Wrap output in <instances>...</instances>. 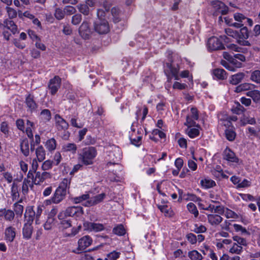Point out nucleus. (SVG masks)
<instances>
[{
  "mask_svg": "<svg viewBox=\"0 0 260 260\" xmlns=\"http://www.w3.org/2000/svg\"><path fill=\"white\" fill-rule=\"evenodd\" d=\"M15 216L14 212L10 209H6L4 218L5 220L9 221H12Z\"/></svg>",
  "mask_w": 260,
  "mask_h": 260,
  "instance_id": "48",
  "label": "nucleus"
},
{
  "mask_svg": "<svg viewBox=\"0 0 260 260\" xmlns=\"http://www.w3.org/2000/svg\"><path fill=\"white\" fill-rule=\"evenodd\" d=\"M56 145L57 142L54 138H51L48 140L45 145L48 150L50 152L54 151L56 149Z\"/></svg>",
  "mask_w": 260,
  "mask_h": 260,
  "instance_id": "32",
  "label": "nucleus"
},
{
  "mask_svg": "<svg viewBox=\"0 0 260 260\" xmlns=\"http://www.w3.org/2000/svg\"><path fill=\"white\" fill-rule=\"evenodd\" d=\"M11 193L12 200L18 201L19 198L20 194L18 191V186L15 182H13L11 185Z\"/></svg>",
  "mask_w": 260,
  "mask_h": 260,
  "instance_id": "28",
  "label": "nucleus"
},
{
  "mask_svg": "<svg viewBox=\"0 0 260 260\" xmlns=\"http://www.w3.org/2000/svg\"><path fill=\"white\" fill-rule=\"evenodd\" d=\"M94 222L85 221L83 222V226L84 230L89 232H93Z\"/></svg>",
  "mask_w": 260,
  "mask_h": 260,
  "instance_id": "53",
  "label": "nucleus"
},
{
  "mask_svg": "<svg viewBox=\"0 0 260 260\" xmlns=\"http://www.w3.org/2000/svg\"><path fill=\"white\" fill-rule=\"evenodd\" d=\"M249 36V32L248 28L246 27H243L240 30V32H239V39H247L248 38Z\"/></svg>",
  "mask_w": 260,
  "mask_h": 260,
  "instance_id": "43",
  "label": "nucleus"
},
{
  "mask_svg": "<svg viewBox=\"0 0 260 260\" xmlns=\"http://www.w3.org/2000/svg\"><path fill=\"white\" fill-rule=\"evenodd\" d=\"M186 133L190 138H194L200 135V131L196 128L188 127L185 131Z\"/></svg>",
  "mask_w": 260,
  "mask_h": 260,
  "instance_id": "36",
  "label": "nucleus"
},
{
  "mask_svg": "<svg viewBox=\"0 0 260 260\" xmlns=\"http://www.w3.org/2000/svg\"><path fill=\"white\" fill-rule=\"evenodd\" d=\"M105 197L106 194L105 193L99 194L90 198H89V200H88L83 205L87 207L94 206L102 202Z\"/></svg>",
  "mask_w": 260,
  "mask_h": 260,
  "instance_id": "13",
  "label": "nucleus"
},
{
  "mask_svg": "<svg viewBox=\"0 0 260 260\" xmlns=\"http://www.w3.org/2000/svg\"><path fill=\"white\" fill-rule=\"evenodd\" d=\"M82 19L81 14L79 13L75 14L72 17L71 23L74 25H78L81 22Z\"/></svg>",
  "mask_w": 260,
  "mask_h": 260,
  "instance_id": "47",
  "label": "nucleus"
},
{
  "mask_svg": "<svg viewBox=\"0 0 260 260\" xmlns=\"http://www.w3.org/2000/svg\"><path fill=\"white\" fill-rule=\"evenodd\" d=\"M188 255L191 260H202L203 258L202 255L196 250L189 251Z\"/></svg>",
  "mask_w": 260,
  "mask_h": 260,
  "instance_id": "40",
  "label": "nucleus"
},
{
  "mask_svg": "<svg viewBox=\"0 0 260 260\" xmlns=\"http://www.w3.org/2000/svg\"><path fill=\"white\" fill-rule=\"evenodd\" d=\"M187 208L191 213L193 214L195 217L199 215V212L196 206L193 203H189L187 205Z\"/></svg>",
  "mask_w": 260,
  "mask_h": 260,
  "instance_id": "44",
  "label": "nucleus"
},
{
  "mask_svg": "<svg viewBox=\"0 0 260 260\" xmlns=\"http://www.w3.org/2000/svg\"><path fill=\"white\" fill-rule=\"evenodd\" d=\"M44 208V207L43 205H39L37 206L36 211H35V215H36V221L37 222L40 216L41 215L43 209Z\"/></svg>",
  "mask_w": 260,
  "mask_h": 260,
  "instance_id": "59",
  "label": "nucleus"
},
{
  "mask_svg": "<svg viewBox=\"0 0 260 260\" xmlns=\"http://www.w3.org/2000/svg\"><path fill=\"white\" fill-rule=\"evenodd\" d=\"M32 183L28 179L24 178L22 183V193L25 196L28 192V186H32Z\"/></svg>",
  "mask_w": 260,
  "mask_h": 260,
  "instance_id": "35",
  "label": "nucleus"
},
{
  "mask_svg": "<svg viewBox=\"0 0 260 260\" xmlns=\"http://www.w3.org/2000/svg\"><path fill=\"white\" fill-rule=\"evenodd\" d=\"M207 220L211 225L216 226L222 222L223 218L218 214H210L207 215Z\"/></svg>",
  "mask_w": 260,
  "mask_h": 260,
  "instance_id": "17",
  "label": "nucleus"
},
{
  "mask_svg": "<svg viewBox=\"0 0 260 260\" xmlns=\"http://www.w3.org/2000/svg\"><path fill=\"white\" fill-rule=\"evenodd\" d=\"M92 243V239L89 235H85L78 240L77 250L83 251L90 246Z\"/></svg>",
  "mask_w": 260,
  "mask_h": 260,
  "instance_id": "9",
  "label": "nucleus"
},
{
  "mask_svg": "<svg viewBox=\"0 0 260 260\" xmlns=\"http://www.w3.org/2000/svg\"><path fill=\"white\" fill-rule=\"evenodd\" d=\"M22 202V200L21 199L18 202L15 203L13 205V209L15 213L17 215L20 216L22 215L24 209L23 206L20 204Z\"/></svg>",
  "mask_w": 260,
  "mask_h": 260,
  "instance_id": "34",
  "label": "nucleus"
},
{
  "mask_svg": "<svg viewBox=\"0 0 260 260\" xmlns=\"http://www.w3.org/2000/svg\"><path fill=\"white\" fill-rule=\"evenodd\" d=\"M243 248L239 246L236 243L233 244L232 247L230 249L229 252L231 253L240 254L242 251Z\"/></svg>",
  "mask_w": 260,
  "mask_h": 260,
  "instance_id": "45",
  "label": "nucleus"
},
{
  "mask_svg": "<svg viewBox=\"0 0 260 260\" xmlns=\"http://www.w3.org/2000/svg\"><path fill=\"white\" fill-rule=\"evenodd\" d=\"M201 184L204 188L208 189L215 186L216 183L211 179L205 178L201 181Z\"/></svg>",
  "mask_w": 260,
  "mask_h": 260,
  "instance_id": "31",
  "label": "nucleus"
},
{
  "mask_svg": "<svg viewBox=\"0 0 260 260\" xmlns=\"http://www.w3.org/2000/svg\"><path fill=\"white\" fill-rule=\"evenodd\" d=\"M93 29L100 35L106 34L110 31L108 22L103 19H98L94 22Z\"/></svg>",
  "mask_w": 260,
  "mask_h": 260,
  "instance_id": "4",
  "label": "nucleus"
},
{
  "mask_svg": "<svg viewBox=\"0 0 260 260\" xmlns=\"http://www.w3.org/2000/svg\"><path fill=\"white\" fill-rule=\"evenodd\" d=\"M192 117L187 115L186 117V122L184 123V125L188 126V127L194 126L196 123Z\"/></svg>",
  "mask_w": 260,
  "mask_h": 260,
  "instance_id": "60",
  "label": "nucleus"
},
{
  "mask_svg": "<svg viewBox=\"0 0 260 260\" xmlns=\"http://www.w3.org/2000/svg\"><path fill=\"white\" fill-rule=\"evenodd\" d=\"M233 240L239 246H246L247 241L245 239L239 236H235L233 237Z\"/></svg>",
  "mask_w": 260,
  "mask_h": 260,
  "instance_id": "50",
  "label": "nucleus"
},
{
  "mask_svg": "<svg viewBox=\"0 0 260 260\" xmlns=\"http://www.w3.org/2000/svg\"><path fill=\"white\" fill-rule=\"evenodd\" d=\"M130 139L131 142L133 145H135L137 146H139L141 145L142 140L141 136H137L136 138H133V136H132Z\"/></svg>",
  "mask_w": 260,
  "mask_h": 260,
  "instance_id": "61",
  "label": "nucleus"
},
{
  "mask_svg": "<svg viewBox=\"0 0 260 260\" xmlns=\"http://www.w3.org/2000/svg\"><path fill=\"white\" fill-rule=\"evenodd\" d=\"M72 226V221L70 219L61 221L60 222V228L62 230H65Z\"/></svg>",
  "mask_w": 260,
  "mask_h": 260,
  "instance_id": "55",
  "label": "nucleus"
},
{
  "mask_svg": "<svg viewBox=\"0 0 260 260\" xmlns=\"http://www.w3.org/2000/svg\"><path fill=\"white\" fill-rule=\"evenodd\" d=\"M245 76V74L242 72L235 74L230 77L229 82L233 85H237L243 80Z\"/></svg>",
  "mask_w": 260,
  "mask_h": 260,
  "instance_id": "21",
  "label": "nucleus"
},
{
  "mask_svg": "<svg viewBox=\"0 0 260 260\" xmlns=\"http://www.w3.org/2000/svg\"><path fill=\"white\" fill-rule=\"evenodd\" d=\"M33 232V226L32 224L24 223L22 228L23 238L25 239L28 240L31 238Z\"/></svg>",
  "mask_w": 260,
  "mask_h": 260,
  "instance_id": "18",
  "label": "nucleus"
},
{
  "mask_svg": "<svg viewBox=\"0 0 260 260\" xmlns=\"http://www.w3.org/2000/svg\"><path fill=\"white\" fill-rule=\"evenodd\" d=\"M40 117L41 119L45 122L49 121L51 118V114L50 110L48 109L43 110L41 112Z\"/></svg>",
  "mask_w": 260,
  "mask_h": 260,
  "instance_id": "37",
  "label": "nucleus"
},
{
  "mask_svg": "<svg viewBox=\"0 0 260 260\" xmlns=\"http://www.w3.org/2000/svg\"><path fill=\"white\" fill-rule=\"evenodd\" d=\"M246 95L251 98L254 103H260V91L256 89L250 90L246 92Z\"/></svg>",
  "mask_w": 260,
  "mask_h": 260,
  "instance_id": "26",
  "label": "nucleus"
},
{
  "mask_svg": "<svg viewBox=\"0 0 260 260\" xmlns=\"http://www.w3.org/2000/svg\"><path fill=\"white\" fill-rule=\"evenodd\" d=\"M158 208L166 216L172 217L174 215V213L171 208L166 205H159Z\"/></svg>",
  "mask_w": 260,
  "mask_h": 260,
  "instance_id": "33",
  "label": "nucleus"
},
{
  "mask_svg": "<svg viewBox=\"0 0 260 260\" xmlns=\"http://www.w3.org/2000/svg\"><path fill=\"white\" fill-rule=\"evenodd\" d=\"M252 86H253V85L250 83H242L235 87L234 91L237 93H239L242 91L249 90L251 89Z\"/></svg>",
  "mask_w": 260,
  "mask_h": 260,
  "instance_id": "30",
  "label": "nucleus"
},
{
  "mask_svg": "<svg viewBox=\"0 0 260 260\" xmlns=\"http://www.w3.org/2000/svg\"><path fill=\"white\" fill-rule=\"evenodd\" d=\"M35 215V211L33 209L32 206L27 207L24 214V223L32 224Z\"/></svg>",
  "mask_w": 260,
  "mask_h": 260,
  "instance_id": "14",
  "label": "nucleus"
},
{
  "mask_svg": "<svg viewBox=\"0 0 260 260\" xmlns=\"http://www.w3.org/2000/svg\"><path fill=\"white\" fill-rule=\"evenodd\" d=\"M57 135L64 140H68L70 137L71 133L68 129L63 130L62 131L57 132Z\"/></svg>",
  "mask_w": 260,
  "mask_h": 260,
  "instance_id": "52",
  "label": "nucleus"
},
{
  "mask_svg": "<svg viewBox=\"0 0 260 260\" xmlns=\"http://www.w3.org/2000/svg\"><path fill=\"white\" fill-rule=\"evenodd\" d=\"M113 233L118 236H123L125 234V230L121 224L117 225L113 229Z\"/></svg>",
  "mask_w": 260,
  "mask_h": 260,
  "instance_id": "38",
  "label": "nucleus"
},
{
  "mask_svg": "<svg viewBox=\"0 0 260 260\" xmlns=\"http://www.w3.org/2000/svg\"><path fill=\"white\" fill-rule=\"evenodd\" d=\"M89 195L88 194H84L80 196L75 197L73 199L75 203L78 204L86 200H89Z\"/></svg>",
  "mask_w": 260,
  "mask_h": 260,
  "instance_id": "51",
  "label": "nucleus"
},
{
  "mask_svg": "<svg viewBox=\"0 0 260 260\" xmlns=\"http://www.w3.org/2000/svg\"><path fill=\"white\" fill-rule=\"evenodd\" d=\"M53 164H54L52 161L50 160H46L43 163L42 169L44 171L48 170L52 167Z\"/></svg>",
  "mask_w": 260,
  "mask_h": 260,
  "instance_id": "58",
  "label": "nucleus"
},
{
  "mask_svg": "<svg viewBox=\"0 0 260 260\" xmlns=\"http://www.w3.org/2000/svg\"><path fill=\"white\" fill-rule=\"evenodd\" d=\"M3 26L9 29L13 34L18 32L17 25L11 19H6L3 22Z\"/></svg>",
  "mask_w": 260,
  "mask_h": 260,
  "instance_id": "20",
  "label": "nucleus"
},
{
  "mask_svg": "<svg viewBox=\"0 0 260 260\" xmlns=\"http://www.w3.org/2000/svg\"><path fill=\"white\" fill-rule=\"evenodd\" d=\"M211 5L214 10L215 14L220 13L222 15H225L229 12L228 7L220 1H212L211 2Z\"/></svg>",
  "mask_w": 260,
  "mask_h": 260,
  "instance_id": "7",
  "label": "nucleus"
},
{
  "mask_svg": "<svg viewBox=\"0 0 260 260\" xmlns=\"http://www.w3.org/2000/svg\"><path fill=\"white\" fill-rule=\"evenodd\" d=\"M20 146V150L22 154L26 157L28 156L29 154V142L28 140L26 138L21 140Z\"/></svg>",
  "mask_w": 260,
  "mask_h": 260,
  "instance_id": "23",
  "label": "nucleus"
},
{
  "mask_svg": "<svg viewBox=\"0 0 260 260\" xmlns=\"http://www.w3.org/2000/svg\"><path fill=\"white\" fill-rule=\"evenodd\" d=\"M25 104L27 108V111L32 113L38 107V105L34 99V95L29 93L25 98Z\"/></svg>",
  "mask_w": 260,
  "mask_h": 260,
  "instance_id": "12",
  "label": "nucleus"
},
{
  "mask_svg": "<svg viewBox=\"0 0 260 260\" xmlns=\"http://www.w3.org/2000/svg\"><path fill=\"white\" fill-rule=\"evenodd\" d=\"M65 12L64 9H62L60 8H56L55 9L54 15L55 18L58 20H60L64 18L65 16Z\"/></svg>",
  "mask_w": 260,
  "mask_h": 260,
  "instance_id": "39",
  "label": "nucleus"
},
{
  "mask_svg": "<svg viewBox=\"0 0 260 260\" xmlns=\"http://www.w3.org/2000/svg\"><path fill=\"white\" fill-rule=\"evenodd\" d=\"M61 84V79L58 76H55L49 80L48 84V88L51 95H54L57 93L60 88Z\"/></svg>",
  "mask_w": 260,
  "mask_h": 260,
  "instance_id": "6",
  "label": "nucleus"
},
{
  "mask_svg": "<svg viewBox=\"0 0 260 260\" xmlns=\"http://www.w3.org/2000/svg\"><path fill=\"white\" fill-rule=\"evenodd\" d=\"M9 19H12L16 17L17 15V11L12 8L7 7L6 8Z\"/></svg>",
  "mask_w": 260,
  "mask_h": 260,
  "instance_id": "49",
  "label": "nucleus"
},
{
  "mask_svg": "<svg viewBox=\"0 0 260 260\" xmlns=\"http://www.w3.org/2000/svg\"><path fill=\"white\" fill-rule=\"evenodd\" d=\"M35 174L36 175L34 179V183L35 184H40V183L43 182L46 179L51 177L50 173L45 171L43 172L38 171Z\"/></svg>",
  "mask_w": 260,
  "mask_h": 260,
  "instance_id": "16",
  "label": "nucleus"
},
{
  "mask_svg": "<svg viewBox=\"0 0 260 260\" xmlns=\"http://www.w3.org/2000/svg\"><path fill=\"white\" fill-rule=\"evenodd\" d=\"M179 71L178 66L175 67L172 63H166L164 67V72L167 77L168 82H171L173 78L176 80H179L180 79Z\"/></svg>",
  "mask_w": 260,
  "mask_h": 260,
  "instance_id": "3",
  "label": "nucleus"
},
{
  "mask_svg": "<svg viewBox=\"0 0 260 260\" xmlns=\"http://www.w3.org/2000/svg\"><path fill=\"white\" fill-rule=\"evenodd\" d=\"M36 155L38 161L41 162L45 159L46 151L44 147L41 145L36 149Z\"/></svg>",
  "mask_w": 260,
  "mask_h": 260,
  "instance_id": "27",
  "label": "nucleus"
},
{
  "mask_svg": "<svg viewBox=\"0 0 260 260\" xmlns=\"http://www.w3.org/2000/svg\"><path fill=\"white\" fill-rule=\"evenodd\" d=\"M71 178H64L59 184L52 197L46 200L47 205L58 204L65 199L67 193L69 192Z\"/></svg>",
  "mask_w": 260,
  "mask_h": 260,
  "instance_id": "1",
  "label": "nucleus"
},
{
  "mask_svg": "<svg viewBox=\"0 0 260 260\" xmlns=\"http://www.w3.org/2000/svg\"><path fill=\"white\" fill-rule=\"evenodd\" d=\"M55 125L57 132L68 129L69 124L61 116L57 114L54 116Z\"/></svg>",
  "mask_w": 260,
  "mask_h": 260,
  "instance_id": "10",
  "label": "nucleus"
},
{
  "mask_svg": "<svg viewBox=\"0 0 260 260\" xmlns=\"http://www.w3.org/2000/svg\"><path fill=\"white\" fill-rule=\"evenodd\" d=\"M225 32L226 35L231 37L233 38H237L239 36V32L234 30L232 28H228L225 29Z\"/></svg>",
  "mask_w": 260,
  "mask_h": 260,
  "instance_id": "54",
  "label": "nucleus"
},
{
  "mask_svg": "<svg viewBox=\"0 0 260 260\" xmlns=\"http://www.w3.org/2000/svg\"><path fill=\"white\" fill-rule=\"evenodd\" d=\"M120 252L116 251H113L107 255V258L109 260H117L120 256Z\"/></svg>",
  "mask_w": 260,
  "mask_h": 260,
  "instance_id": "56",
  "label": "nucleus"
},
{
  "mask_svg": "<svg viewBox=\"0 0 260 260\" xmlns=\"http://www.w3.org/2000/svg\"><path fill=\"white\" fill-rule=\"evenodd\" d=\"M224 155V159L227 160L228 161L233 162H238L239 161V158L236 156L235 153L232 151L231 149L227 147L223 152Z\"/></svg>",
  "mask_w": 260,
  "mask_h": 260,
  "instance_id": "19",
  "label": "nucleus"
},
{
  "mask_svg": "<svg viewBox=\"0 0 260 260\" xmlns=\"http://www.w3.org/2000/svg\"><path fill=\"white\" fill-rule=\"evenodd\" d=\"M120 11L119 9L116 7H113L111 9V14L113 17V21L115 23L118 22L120 20L119 14Z\"/></svg>",
  "mask_w": 260,
  "mask_h": 260,
  "instance_id": "42",
  "label": "nucleus"
},
{
  "mask_svg": "<svg viewBox=\"0 0 260 260\" xmlns=\"http://www.w3.org/2000/svg\"><path fill=\"white\" fill-rule=\"evenodd\" d=\"M92 32L89 22L84 21L79 28V33L81 37L85 40L89 39Z\"/></svg>",
  "mask_w": 260,
  "mask_h": 260,
  "instance_id": "8",
  "label": "nucleus"
},
{
  "mask_svg": "<svg viewBox=\"0 0 260 260\" xmlns=\"http://www.w3.org/2000/svg\"><path fill=\"white\" fill-rule=\"evenodd\" d=\"M4 178L8 183H10L13 181V177L12 174L9 172L3 173Z\"/></svg>",
  "mask_w": 260,
  "mask_h": 260,
  "instance_id": "64",
  "label": "nucleus"
},
{
  "mask_svg": "<svg viewBox=\"0 0 260 260\" xmlns=\"http://www.w3.org/2000/svg\"><path fill=\"white\" fill-rule=\"evenodd\" d=\"M250 79L256 83L260 84V71H253L251 74Z\"/></svg>",
  "mask_w": 260,
  "mask_h": 260,
  "instance_id": "46",
  "label": "nucleus"
},
{
  "mask_svg": "<svg viewBox=\"0 0 260 260\" xmlns=\"http://www.w3.org/2000/svg\"><path fill=\"white\" fill-rule=\"evenodd\" d=\"M61 159L62 157L60 153L57 152L54 156V159L52 161L54 165L57 166L60 162Z\"/></svg>",
  "mask_w": 260,
  "mask_h": 260,
  "instance_id": "63",
  "label": "nucleus"
},
{
  "mask_svg": "<svg viewBox=\"0 0 260 260\" xmlns=\"http://www.w3.org/2000/svg\"><path fill=\"white\" fill-rule=\"evenodd\" d=\"M224 135L228 141L231 142L234 141L236 137L235 128L234 127H231L229 128H226L224 131Z\"/></svg>",
  "mask_w": 260,
  "mask_h": 260,
  "instance_id": "24",
  "label": "nucleus"
},
{
  "mask_svg": "<svg viewBox=\"0 0 260 260\" xmlns=\"http://www.w3.org/2000/svg\"><path fill=\"white\" fill-rule=\"evenodd\" d=\"M55 218L49 217L48 216V218L46 222L44 224V228L46 230H50L52 229L53 226L55 224Z\"/></svg>",
  "mask_w": 260,
  "mask_h": 260,
  "instance_id": "41",
  "label": "nucleus"
},
{
  "mask_svg": "<svg viewBox=\"0 0 260 260\" xmlns=\"http://www.w3.org/2000/svg\"><path fill=\"white\" fill-rule=\"evenodd\" d=\"M77 150V145L73 143H68L63 144L61 147V152H71L73 154H75Z\"/></svg>",
  "mask_w": 260,
  "mask_h": 260,
  "instance_id": "22",
  "label": "nucleus"
},
{
  "mask_svg": "<svg viewBox=\"0 0 260 260\" xmlns=\"http://www.w3.org/2000/svg\"><path fill=\"white\" fill-rule=\"evenodd\" d=\"M83 214V208L81 206L69 207L66 210V215L68 217H79Z\"/></svg>",
  "mask_w": 260,
  "mask_h": 260,
  "instance_id": "11",
  "label": "nucleus"
},
{
  "mask_svg": "<svg viewBox=\"0 0 260 260\" xmlns=\"http://www.w3.org/2000/svg\"><path fill=\"white\" fill-rule=\"evenodd\" d=\"M97 155L96 149L94 147H88L83 149L82 152L79 154L78 159L84 165H92Z\"/></svg>",
  "mask_w": 260,
  "mask_h": 260,
  "instance_id": "2",
  "label": "nucleus"
},
{
  "mask_svg": "<svg viewBox=\"0 0 260 260\" xmlns=\"http://www.w3.org/2000/svg\"><path fill=\"white\" fill-rule=\"evenodd\" d=\"M187 87V85L185 83H181L179 82L176 81L174 82L173 85L174 89H178L182 90L185 89Z\"/></svg>",
  "mask_w": 260,
  "mask_h": 260,
  "instance_id": "62",
  "label": "nucleus"
},
{
  "mask_svg": "<svg viewBox=\"0 0 260 260\" xmlns=\"http://www.w3.org/2000/svg\"><path fill=\"white\" fill-rule=\"evenodd\" d=\"M213 75L219 80H224L227 77L225 71L222 69L217 68L213 71Z\"/></svg>",
  "mask_w": 260,
  "mask_h": 260,
  "instance_id": "25",
  "label": "nucleus"
},
{
  "mask_svg": "<svg viewBox=\"0 0 260 260\" xmlns=\"http://www.w3.org/2000/svg\"><path fill=\"white\" fill-rule=\"evenodd\" d=\"M207 46L208 49L211 51L225 49L224 45L221 41L220 38H218L215 36L211 37L208 39Z\"/></svg>",
  "mask_w": 260,
  "mask_h": 260,
  "instance_id": "5",
  "label": "nucleus"
},
{
  "mask_svg": "<svg viewBox=\"0 0 260 260\" xmlns=\"http://www.w3.org/2000/svg\"><path fill=\"white\" fill-rule=\"evenodd\" d=\"M78 11L84 15V16H88L90 14L91 11L88 5L85 4H79L77 6Z\"/></svg>",
  "mask_w": 260,
  "mask_h": 260,
  "instance_id": "29",
  "label": "nucleus"
},
{
  "mask_svg": "<svg viewBox=\"0 0 260 260\" xmlns=\"http://www.w3.org/2000/svg\"><path fill=\"white\" fill-rule=\"evenodd\" d=\"M4 234L5 240L7 242H12L16 237V229L12 226H9L5 229Z\"/></svg>",
  "mask_w": 260,
  "mask_h": 260,
  "instance_id": "15",
  "label": "nucleus"
},
{
  "mask_svg": "<svg viewBox=\"0 0 260 260\" xmlns=\"http://www.w3.org/2000/svg\"><path fill=\"white\" fill-rule=\"evenodd\" d=\"M65 14L67 15H71L75 14L76 12V9L75 7L71 6H67L64 8Z\"/></svg>",
  "mask_w": 260,
  "mask_h": 260,
  "instance_id": "57",
  "label": "nucleus"
}]
</instances>
